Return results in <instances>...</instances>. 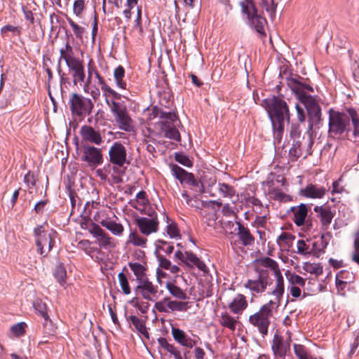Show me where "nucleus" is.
Segmentation results:
<instances>
[{
	"mask_svg": "<svg viewBox=\"0 0 359 359\" xmlns=\"http://www.w3.org/2000/svg\"><path fill=\"white\" fill-rule=\"evenodd\" d=\"M85 8L84 0H76L74 3L73 11L76 16H79Z\"/></svg>",
	"mask_w": 359,
	"mask_h": 359,
	"instance_id": "obj_63",
	"label": "nucleus"
},
{
	"mask_svg": "<svg viewBox=\"0 0 359 359\" xmlns=\"http://www.w3.org/2000/svg\"><path fill=\"white\" fill-rule=\"evenodd\" d=\"M242 11L247 15L248 23L250 27L254 29L261 37L266 36L265 26L267 25L266 20L257 10L251 0H245L240 3Z\"/></svg>",
	"mask_w": 359,
	"mask_h": 359,
	"instance_id": "obj_5",
	"label": "nucleus"
},
{
	"mask_svg": "<svg viewBox=\"0 0 359 359\" xmlns=\"http://www.w3.org/2000/svg\"><path fill=\"white\" fill-rule=\"evenodd\" d=\"M353 108H348L345 111L340 112L333 109H329L328 137L339 139L346 133L351 132V115Z\"/></svg>",
	"mask_w": 359,
	"mask_h": 359,
	"instance_id": "obj_3",
	"label": "nucleus"
},
{
	"mask_svg": "<svg viewBox=\"0 0 359 359\" xmlns=\"http://www.w3.org/2000/svg\"><path fill=\"white\" fill-rule=\"evenodd\" d=\"M171 334L174 340L182 346L191 348L196 344V341L190 338L182 330L172 326Z\"/></svg>",
	"mask_w": 359,
	"mask_h": 359,
	"instance_id": "obj_19",
	"label": "nucleus"
},
{
	"mask_svg": "<svg viewBox=\"0 0 359 359\" xmlns=\"http://www.w3.org/2000/svg\"><path fill=\"white\" fill-rule=\"evenodd\" d=\"M354 252L351 255V260L359 266V238H355L353 242Z\"/></svg>",
	"mask_w": 359,
	"mask_h": 359,
	"instance_id": "obj_60",
	"label": "nucleus"
},
{
	"mask_svg": "<svg viewBox=\"0 0 359 359\" xmlns=\"http://www.w3.org/2000/svg\"><path fill=\"white\" fill-rule=\"evenodd\" d=\"M88 78H87V80L83 82L84 83V84H83V90H84L85 92H88V89L89 85L90 83V81H91L92 75H93V73L95 71V67L92 65V61L91 60L89 62V63L88 65Z\"/></svg>",
	"mask_w": 359,
	"mask_h": 359,
	"instance_id": "obj_64",
	"label": "nucleus"
},
{
	"mask_svg": "<svg viewBox=\"0 0 359 359\" xmlns=\"http://www.w3.org/2000/svg\"><path fill=\"white\" fill-rule=\"evenodd\" d=\"M101 90L104 92V95L107 97L111 95L114 100H121V95L116 92L110 86L107 84H103L101 87Z\"/></svg>",
	"mask_w": 359,
	"mask_h": 359,
	"instance_id": "obj_54",
	"label": "nucleus"
},
{
	"mask_svg": "<svg viewBox=\"0 0 359 359\" xmlns=\"http://www.w3.org/2000/svg\"><path fill=\"white\" fill-rule=\"evenodd\" d=\"M323 238V236H322L320 242L317 241L312 243V247L310 248L311 253H309V255L318 257L320 255L324 253V249L326 248V244L324 243Z\"/></svg>",
	"mask_w": 359,
	"mask_h": 359,
	"instance_id": "obj_38",
	"label": "nucleus"
},
{
	"mask_svg": "<svg viewBox=\"0 0 359 359\" xmlns=\"http://www.w3.org/2000/svg\"><path fill=\"white\" fill-rule=\"evenodd\" d=\"M146 214L149 217H137L135 218V222L140 232L144 235L148 236L158 231L159 222L157 213L154 210H149Z\"/></svg>",
	"mask_w": 359,
	"mask_h": 359,
	"instance_id": "obj_14",
	"label": "nucleus"
},
{
	"mask_svg": "<svg viewBox=\"0 0 359 359\" xmlns=\"http://www.w3.org/2000/svg\"><path fill=\"white\" fill-rule=\"evenodd\" d=\"M248 306L245 297L241 294H237L229 304V309L235 314L241 313Z\"/></svg>",
	"mask_w": 359,
	"mask_h": 359,
	"instance_id": "obj_25",
	"label": "nucleus"
},
{
	"mask_svg": "<svg viewBox=\"0 0 359 359\" xmlns=\"http://www.w3.org/2000/svg\"><path fill=\"white\" fill-rule=\"evenodd\" d=\"M276 309L272 302H269L261 306L259 311L250 316L249 322L256 327L263 337L267 335L268 328L271 324L270 318L273 316V310Z\"/></svg>",
	"mask_w": 359,
	"mask_h": 359,
	"instance_id": "obj_6",
	"label": "nucleus"
},
{
	"mask_svg": "<svg viewBox=\"0 0 359 359\" xmlns=\"http://www.w3.org/2000/svg\"><path fill=\"white\" fill-rule=\"evenodd\" d=\"M218 191L222 197L231 198L236 194L235 189L227 184L219 183L218 184Z\"/></svg>",
	"mask_w": 359,
	"mask_h": 359,
	"instance_id": "obj_37",
	"label": "nucleus"
},
{
	"mask_svg": "<svg viewBox=\"0 0 359 359\" xmlns=\"http://www.w3.org/2000/svg\"><path fill=\"white\" fill-rule=\"evenodd\" d=\"M314 211L317 213L323 226L330 224L335 214L329 206H315Z\"/></svg>",
	"mask_w": 359,
	"mask_h": 359,
	"instance_id": "obj_23",
	"label": "nucleus"
},
{
	"mask_svg": "<svg viewBox=\"0 0 359 359\" xmlns=\"http://www.w3.org/2000/svg\"><path fill=\"white\" fill-rule=\"evenodd\" d=\"M81 158V161L86 162L90 167L93 168L101 165L104 161L102 149L88 144L83 145Z\"/></svg>",
	"mask_w": 359,
	"mask_h": 359,
	"instance_id": "obj_15",
	"label": "nucleus"
},
{
	"mask_svg": "<svg viewBox=\"0 0 359 359\" xmlns=\"http://www.w3.org/2000/svg\"><path fill=\"white\" fill-rule=\"evenodd\" d=\"M166 232L167 234L171 238H177L180 237V234L179 232V230L177 229V226L176 224L172 222L168 223L166 226Z\"/></svg>",
	"mask_w": 359,
	"mask_h": 359,
	"instance_id": "obj_53",
	"label": "nucleus"
},
{
	"mask_svg": "<svg viewBox=\"0 0 359 359\" xmlns=\"http://www.w3.org/2000/svg\"><path fill=\"white\" fill-rule=\"evenodd\" d=\"M279 0H262V4L266 11L272 18L276 11V6Z\"/></svg>",
	"mask_w": 359,
	"mask_h": 359,
	"instance_id": "obj_42",
	"label": "nucleus"
},
{
	"mask_svg": "<svg viewBox=\"0 0 359 359\" xmlns=\"http://www.w3.org/2000/svg\"><path fill=\"white\" fill-rule=\"evenodd\" d=\"M88 231L93 235L94 237L97 238L99 245L105 248L111 246V238L100 227L99 225L92 222L87 228Z\"/></svg>",
	"mask_w": 359,
	"mask_h": 359,
	"instance_id": "obj_18",
	"label": "nucleus"
},
{
	"mask_svg": "<svg viewBox=\"0 0 359 359\" xmlns=\"http://www.w3.org/2000/svg\"><path fill=\"white\" fill-rule=\"evenodd\" d=\"M138 0H127V8L123 12L125 18L130 20L131 18V10L137 6Z\"/></svg>",
	"mask_w": 359,
	"mask_h": 359,
	"instance_id": "obj_58",
	"label": "nucleus"
},
{
	"mask_svg": "<svg viewBox=\"0 0 359 359\" xmlns=\"http://www.w3.org/2000/svg\"><path fill=\"white\" fill-rule=\"evenodd\" d=\"M128 266L133 271L137 281L146 278L147 268L144 265L137 262H130Z\"/></svg>",
	"mask_w": 359,
	"mask_h": 359,
	"instance_id": "obj_32",
	"label": "nucleus"
},
{
	"mask_svg": "<svg viewBox=\"0 0 359 359\" xmlns=\"http://www.w3.org/2000/svg\"><path fill=\"white\" fill-rule=\"evenodd\" d=\"M135 201L140 205L142 206H145L149 203V199L144 191H140L136 194Z\"/></svg>",
	"mask_w": 359,
	"mask_h": 359,
	"instance_id": "obj_62",
	"label": "nucleus"
},
{
	"mask_svg": "<svg viewBox=\"0 0 359 359\" xmlns=\"http://www.w3.org/2000/svg\"><path fill=\"white\" fill-rule=\"evenodd\" d=\"M109 158L111 164L120 168L129 165L131 161L126 147L120 141L114 142L110 147Z\"/></svg>",
	"mask_w": 359,
	"mask_h": 359,
	"instance_id": "obj_13",
	"label": "nucleus"
},
{
	"mask_svg": "<svg viewBox=\"0 0 359 359\" xmlns=\"http://www.w3.org/2000/svg\"><path fill=\"white\" fill-rule=\"evenodd\" d=\"M238 225L237 236L239 241L244 246H252L255 243V237L252 235L250 229L242 224L240 222H236Z\"/></svg>",
	"mask_w": 359,
	"mask_h": 359,
	"instance_id": "obj_21",
	"label": "nucleus"
},
{
	"mask_svg": "<svg viewBox=\"0 0 359 359\" xmlns=\"http://www.w3.org/2000/svg\"><path fill=\"white\" fill-rule=\"evenodd\" d=\"M222 205L221 201H201V209L203 208H211L214 210H218Z\"/></svg>",
	"mask_w": 359,
	"mask_h": 359,
	"instance_id": "obj_55",
	"label": "nucleus"
},
{
	"mask_svg": "<svg viewBox=\"0 0 359 359\" xmlns=\"http://www.w3.org/2000/svg\"><path fill=\"white\" fill-rule=\"evenodd\" d=\"M287 86L295 93L298 100L304 106L308 114L307 132L314 128H320L322 125L321 108L313 96L306 94V91L313 92V87L306 83L304 79L297 76L294 78L287 79Z\"/></svg>",
	"mask_w": 359,
	"mask_h": 359,
	"instance_id": "obj_1",
	"label": "nucleus"
},
{
	"mask_svg": "<svg viewBox=\"0 0 359 359\" xmlns=\"http://www.w3.org/2000/svg\"><path fill=\"white\" fill-rule=\"evenodd\" d=\"M54 276L61 285H64L65 284L67 271L65 266L62 263L58 264L55 266Z\"/></svg>",
	"mask_w": 359,
	"mask_h": 359,
	"instance_id": "obj_36",
	"label": "nucleus"
},
{
	"mask_svg": "<svg viewBox=\"0 0 359 359\" xmlns=\"http://www.w3.org/2000/svg\"><path fill=\"white\" fill-rule=\"evenodd\" d=\"M106 102L114 115L118 128L127 132L132 131L134 128L133 121L128 114L126 107L115 100H111L109 102L108 99H106Z\"/></svg>",
	"mask_w": 359,
	"mask_h": 359,
	"instance_id": "obj_9",
	"label": "nucleus"
},
{
	"mask_svg": "<svg viewBox=\"0 0 359 359\" xmlns=\"http://www.w3.org/2000/svg\"><path fill=\"white\" fill-rule=\"evenodd\" d=\"M36 237L37 252L46 257L55 245L57 233L55 231H45L42 226H38L34 229Z\"/></svg>",
	"mask_w": 359,
	"mask_h": 359,
	"instance_id": "obj_8",
	"label": "nucleus"
},
{
	"mask_svg": "<svg viewBox=\"0 0 359 359\" xmlns=\"http://www.w3.org/2000/svg\"><path fill=\"white\" fill-rule=\"evenodd\" d=\"M186 262L184 263L189 266V262L192 264V265L196 266L199 270L202 271L204 273L208 272V267L205 264V263L201 261L195 254L192 252H186Z\"/></svg>",
	"mask_w": 359,
	"mask_h": 359,
	"instance_id": "obj_28",
	"label": "nucleus"
},
{
	"mask_svg": "<svg viewBox=\"0 0 359 359\" xmlns=\"http://www.w3.org/2000/svg\"><path fill=\"white\" fill-rule=\"evenodd\" d=\"M25 324L24 323H19L11 327V331L17 337L21 336L25 333Z\"/></svg>",
	"mask_w": 359,
	"mask_h": 359,
	"instance_id": "obj_59",
	"label": "nucleus"
},
{
	"mask_svg": "<svg viewBox=\"0 0 359 359\" xmlns=\"http://www.w3.org/2000/svg\"><path fill=\"white\" fill-rule=\"evenodd\" d=\"M107 1L109 4H113L117 8H119L121 6L122 0H102V11L105 14L113 15L114 9L113 7H109L107 8Z\"/></svg>",
	"mask_w": 359,
	"mask_h": 359,
	"instance_id": "obj_45",
	"label": "nucleus"
},
{
	"mask_svg": "<svg viewBox=\"0 0 359 359\" xmlns=\"http://www.w3.org/2000/svg\"><path fill=\"white\" fill-rule=\"evenodd\" d=\"M291 339H285L283 337L275 334L271 343V349L273 355L282 359H284L290 351Z\"/></svg>",
	"mask_w": 359,
	"mask_h": 359,
	"instance_id": "obj_16",
	"label": "nucleus"
},
{
	"mask_svg": "<svg viewBox=\"0 0 359 359\" xmlns=\"http://www.w3.org/2000/svg\"><path fill=\"white\" fill-rule=\"evenodd\" d=\"M326 191L327 189L325 187L312 184L306 185L305 188L301 190V193L304 196L311 198H322Z\"/></svg>",
	"mask_w": 359,
	"mask_h": 359,
	"instance_id": "obj_22",
	"label": "nucleus"
},
{
	"mask_svg": "<svg viewBox=\"0 0 359 359\" xmlns=\"http://www.w3.org/2000/svg\"><path fill=\"white\" fill-rule=\"evenodd\" d=\"M99 222L114 235L120 236L123 231V227L121 224L109 219H102Z\"/></svg>",
	"mask_w": 359,
	"mask_h": 359,
	"instance_id": "obj_30",
	"label": "nucleus"
},
{
	"mask_svg": "<svg viewBox=\"0 0 359 359\" xmlns=\"http://www.w3.org/2000/svg\"><path fill=\"white\" fill-rule=\"evenodd\" d=\"M114 78L117 88L122 90H127V83L124 80L125 69L121 65L114 69Z\"/></svg>",
	"mask_w": 359,
	"mask_h": 359,
	"instance_id": "obj_29",
	"label": "nucleus"
},
{
	"mask_svg": "<svg viewBox=\"0 0 359 359\" xmlns=\"http://www.w3.org/2000/svg\"><path fill=\"white\" fill-rule=\"evenodd\" d=\"M138 282L140 284L135 289L136 293H138L140 290L148 291L151 294L157 293V287L151 282L149 281L147 277Z\"/></svg>",
	"mask_w": 359,
	"mask_h": 359,
	"instance_id": "obj_33",
	"label": "nucleus"
},
{
	"mask_svg": "<svg viewBox=\"0 0 359 359\" xmlns=\"http://www.w3.org/2000/svg\"><path fill=\"white\" fill-rule=\"evenodd\" d=\"M67 20L72 27L76 37L79 39H82L85 32L84 27H82L75 23L73 20L68 16H67Z\"/></svg>",
	"mask_w": 359,
	"mask_h": 359,
	"instance_id": "obj_48",
	"label": "nucleus"
},
{
	"mask_svg": "<svg viewBox=\"0 0 359 359\" xmlns=\"http://www.w3.org/2000/svg\"><path fill=\"white\" fill-rule=\"evenodd\" d=\"M130 242L135 246L145 247L147 243V238L140 236L135 232H133L129 236Z\"/></svg>",
	"mask_w": 359,
	"mask_h": 359,
	"instance_id": "obj_49",
	"label": "nucleus"
},
{
	"mask_svg": "<svg viewBox=\"0 0 359 359\" xmlns=\"http://www.w3.org/2000/svg\"><path fill=\"white\" fill-rule=\"evenodd\" d=\"M304 269L306 272L317 276H320L323 272V266L320 264L306 263L304 266Z\"/></svg>",
	"mask_w": 359,
	"mask_h": 359,
	"instance_id": "obj_44",
	"label": "nucleus"
},
{
	"mask_svg": "<svg viewBox=\"0 0 359 359\" xmlns=\"http://www.w3.org/2000/svg\"><path fill=\"white\" fill-rule=\"evenodd\" d=\"M118 278L122 292L125 294H129L131 291L126 276L123 272H121L118 273Z\"/></svg>",
	"mask_w": 359,
	"mask_h": 359,
	"instance_id": "obj_50",
	"label": "nucleus"
},
{
	"mask_svg": "<svg viewBox=\"0 0 359 359\" xmlns=\"http://www.w3.org/2000/svg\"><path fill=\"white\" fill-rule=\"evenodd\" d=\"M221 325L229 328L231 331H234L236 329V325L237 320L231 316L228 313H222L219 319Z\"/></svg>",
	"mask_w": 359,
	"mask_h": 359,
	"instance_id": "obj_34",
	"label": "nucleus"
},
{
	"mask_svg": "<svg viewBox=\"0 0 359 359\" xmlns=\"http://www.w3.org/2000/svg\"><path fill=\"white\" fill-rule=\"evenodd\" d=\"M161 118L160 126L163 136L175 141H180V134L177 129V124L179 122L178 118L175 113L163 112L157 114Z\"/></svg>",
	"mask_w": 359,
	"mask_h": 359,
	"instance_id": "obj_7",
	"label": "nucleus"
},
{
	"mask_svg": "<svg viewBox=\"0 0 359 359\" xmlns=\"http://www.w3.org/2000/svg\"><path fill=\"white\" fill-rule=\"evenodd\" d=\"M256 263L255 271L257 277L255 279H249L244 283V287L249 289L252 293H263L268 285L271 284L269 270L263 269Z\"/></svg>",
	"mask_w": 359,
	"mask_h": 359,
	"instance_id": "obj_10",
	"label": "nucleus"
},
{
	"mask_svg": "<svg viewBox=\"0 0 359 359\" xmlns=\"http://www.w3.org/2000/svg\"><path fill=\"white\" fill-rule=\"evenodd\" d=\"M34 309L40 313L41 317L43 318L45 320V325L50 323V320L49 319V316L47 313V307L44 303H43L41 300L36 301L34 302Z\"/></svg>",
	"mask_w": 359,
	"mask_h": 359,
	"instance_id": "obj_40",
	"label": "nucleus"
},
{
	"mask_svg": "<svg viewBox=\"0 0 359 359\" xmlns=\"http://www.w3.org/2000/svg\"><path fill=\"white\" fill-rule=\"evenodd\" d=\"M128 320H130L135 329L140 332L141 334H142L144 337L147 339L149 338V334L147 330L145 322L142 320L140 319L135 316H130L128 318Z\"/></svg>",
	"mask_w": 359,
	"mask_h": 359,
	"instance_id": "obj_31",
	"label": "nucleus"
},
{
	"mask_svg": "<svg viewBox=\"0 0 359 359\" xmlns=\"http://www.w3.org/2000/svg\"><path fill=\"white\" fill-rule=\"evenodd\" d=\"M263 105L271 121L274 136L280 139L284 132L285 122L288 123L290 120L286 102L278 97L273 96L264 100Z\"/></svg>",
	"mask_w": 359,
	"mask_h": 359,
	"instance_id": "obj_2",
	"label": "nucleus"
},
{
	"mask_svg": "<svg viewBox=\"0 0 359 359\" xmlns=\"http://www.w3.org/2000/svg\"><path fill=\"white\" fill-rule=\"evenodd\" d=\"M166 288L175 298L181 300H186L188 298L187 294L180 287L172 283H167Z\"/></svg>",
	"mask_w": 359,
	"mask_h": 359,
	"instance_id": "obj_35",
	"label": "nucleus"
},
{
	"mask_svg": "<svg viewBox=\"0 0 359 359\" xmlns=\"http://www.w3.org/2000/svg\"><path fill=\"white\" fill-rule=\"evenodd\" d=\"M294 352L299 359H304L310 356L307 353L306 347L302 344H294Z\"/></svg>",
	"mask_w": 359,
	"mask_h": 359,
	"instance_id": "obj_52",
	"label": "nucleus"
},
{
	"mask_svg": "<svg viewBox=\"0 0 359 359\" xmlns=\"http://www.w3.org/2000/svg\"><path fill=\"white\" fill-rule=\"evenodd\" d=\"M291 211L294 214L293 222L297 226H303L305 223V219L308 215L307 205L302 203L298 206L291 208Z\"/></svg>",
	"mask_w": 359,
	"mask_h": 359,
	"instance_id": "obj_24",
	"label": "nucleus"
},
{
	"mask_svg": "<svg viewBox=\"0 0 359 359\" xmlns=\"http://www.w3.org/2000/svg\"><path fill=\"white\" fill-rule=\"evenodd\" d=\"M69 71L72 72L73 77V82L74 85H76L77 82H84L86 79V74L84 72V65L82 60L77 63L72 64L68 66Z\"/></svg>",
	"mask_w": 359,
	"mask_h": 359,
	"instance_id": "obj_26",
	"label": "nucleus"
},
{
	"mask_svg": "<svg viewBox=\"0 0 359 359\" xmlns=\"http://www.w3.org/2000/svg\"><path fill=\"white\" fill-rule=\"evenodd\" d=\"M60 57L58 60V71L60 72V62L64 60L66 62L67 66H69L72 64L77 63L81 60L74 56V53L72 46L67 42L65 48H62L60 50Z\"/></svg>",
	"mask_w": 359,
	"mask_h": 359,
	"instance_id": "obj_20",
	"label": "nucleus"
},
{
	"mask_svg": "<svg viewBox=\"0 0 359 359\" xmlns=\"http://www.w3.org/2000/svg\"><path fill=\"white\" fill-rule=\"evenodd\" d=\"M70 110L73 115L85 118L91 114L94 104L90 98L74 93L69 99Z\"/></svg>",
	"mask_w": 359,
	"mask_h": 359,
	"instance_id": "obj_11",
	"label": "nucleus"
},
{
	"mask_svg": "<svg viewBox=\"0 0 359 359\" xmlns=\"http://www.w3.org/2000/svg\"><path fill=\"white\" fill-rule=\"evenodd\" d=\"M310 243L309 240L304 241L303 239L298 240L297 242V253L302 255H308L311 253L310 251V245L308 243Z\"/></svg>",
	"mask_w": 359,
	"mask_h": 359,
	"instance_id": "obj_41",
	"label": "nucleus"
},
{
	"mask_svg": "<svg viewBox=\"0 0 359 359\" xmlns=\"http://www.w3.org/2000/svg\"><path fill=\"white\" fill-rule=\"evenodd\" d=\"M290 140H305L302 135L300 126L298 123H292L290 132Z\"/></svg>",
	"mask_w": 359,
	"mask_h": 359,
	"instance_id": "obj_51",
	"label": "nucleus"
},
{
	"mask_svg": "<svg viewBox=\"0 0 359 359\" xmlns=\"http://www.w3.org/2000/svg\"><path fill=\"white\" fill-rule=\"evenodd\" d=\"M24 182L27 185L28 188H33L36 183V179L34 175L29 171L24 177Z\"/></svg>",
	"mask_w": 359,
	"mask_h": 359,
	"instance_id": "obj_61",
	"label": "nucleus"
},
{
	"mask_svg": "<svg viewBox=\"0 0 359 359\" xmlns=\"http://www.w3.org/2000/svg\"><path fill=\"white\" fill-rule=\"evenodd\" d=\"M292 147L289 151L290 158L292 161H297L303 154L305 140H291Z\"/></svg>",
	"mask_w": 359,
	"mask_h": 359,
	"instance_id": "obj_27",
	"label": "nucleus"
},
{
	"mask_svg": "<svg viewBox=\"0 0 359 359\" xmlns=\"http://www.w3.org/2000/svg\"><path fill=\"white\" fill-rule=\"evenodd\" d=\"M168 308L171 311H186L189 309L188 302L171 301L169 299Z\"/></svg>",
	"mask_w": 359,
	"mask_h": 359,
	"instance_id": "obj_39",
	"label": "nucleus"
},
{
	"mask_svg": "<svg viewBox=\"0 0 359 359\" xmlns=\"http://www.w3.org/2000/svg\"><path fill=\"white\" fill-rule=\"evenodd\" d=\"M351 117V121L353 126V135L355 138H359V114L355 109H353Z\"/></svg>",
	"mask_w": 359,
	"mask_h": 359,
	"instance_id": "obj_47",
	"label": "nucleus"
},
{
	"mask_svg": "<svg viewBox=\"0 0 359 359\" xmlns=\"http://www.w3.org/2000/svg\"><path fill=\"white\" fill-rule=\"evenodd\" d=\"M169 298H164L163 300L155 304V308L159 312L170 313V309L168 308Z\"/></svg>",
	"mask_w": 359,
	"mask_h": 359,
	"instance_id": "obj_57",
	"label": "nucleus"
},
{
	"mask_svg": "<svg viewBox=\"0 0 359 359\" xmlns=\"http://www.w3.org/2000/svg\"><path fill=\"white\" fill-rule=\"evenodd\" d=\"M156 251L162 250L167 255L171 254L174 250V247L171 243H168L167 241H165L162 239H158L156 241Z\"/></svg>",
	"mask_w": 359,
	"mask_h": 359,
	"instance_id": "obj_43",
	"label": "nucleus"
},
{
	"mask_svg": "<svg viewBox=\"0 0 359 359\" xmlns=\"http://www.w3.org/2000/svg\"><path fill=\"white\" fill-rule=\"evenodd\" d=\"M175 158L176 161H177L179 163H180L184 166L190 168L193 165V163L189 159V158L183 154H180V153L175 154Z\"/></svg>",
	"mask_w": 359,
	"mask_h": 359,
	"instance_id": "obj_56",
	"label": "nucleus"
},
{
	"mask_svg": "<svg viewBox=\"0 0 359 359\" xmlns=\"http://www.w3.org/2000/svg\"><path fill=\"white\" fill-rule=\"evenodd\" d=\"M255 262L259 266L270 269L271 271L273 272V275L276 278V284L269 294L274 296V299L270 300L269 302H272L273 305H274L276 308H278L285 292V287L284 279L278 263L269 257L257 259Z\"/></svg>",
	"mask_w": 359,
	"mask_h": 359,
	"instance_id": "obj_4",
	"label": "nucleus"
},
{
	"mask_svg": "<svg viewBox=\"0 0 359 359\" xmlns=\"http://www.w3.org/2000/svg\"><path fill=\"white\" fill-rule=\"evenodd\" d=\"M344 275H350V273L345 270L340 271L336 276V285L338 288L343 290L347 283H350V280H344Z\"/></svg>",
	"mask_w": 359,
	"mask_h": 359,
	"instance_id": "obj_46",
	"label": "nucleus"
},
{
	"mask_svg": "<svg viewBox=\"0 0 359 359\" xmlns=\"http://www.w3.org/2000/svg\"><path fill=\"white\" fill-rule=\"evenodd\" d=\"M80 135L83 141L100 145L103 142V139L99 130H96L93 127L84 125L80 129Z\"/></svg>",
	"mask_w": 359,
	"mask_h": 359,
	"instance_id": "obj_17",
	"label": "nucleus"
},
{
	"mask_svg": "<svg viewBox=\"0 0 359 359\" xmlns=\"http://www.w3.org/2000/svg\"><path fill=\"white\" fill-rule=\"evenodd\" d=\"M170 166L172 174L181 184H188L195 192H203V184L199 180H197L192 173L188 172L177 164H170Z\"/></svg>",
	"mask_w": 359,
	"mask_h": 359,
	"instance_id": "obj_12",
	"label": "nucleus"
}]
</instances>
